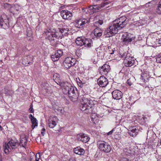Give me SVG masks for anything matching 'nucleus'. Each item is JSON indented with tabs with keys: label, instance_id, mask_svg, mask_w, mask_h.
<instances>
[{
	"label": "nucleus",
	"instance_id": "nucleus-1",
	"mask_svg": "<svg viewBox=\"0 0 161 161\" xmlns=\"http://www.w3.org/2000/svg\"><path fill=\"white\" fill-rule=\"evenodd\" d=\"M84 103L80 105L81 110L86 114L91 113L92 111L93 102L90 99L84 98Z\"/></svg>",
	"mask_w": 161,
	"mask_h": 161
},
{
	"label": "nucleus",
	"instance_id": "nucleus-2",
	"mask_svg": "<svg viewBox=\"0 0 161 161\" xmlns=\"http://www.w3.org/2000/svg\"><path fill=\"white\" fill-rule=\"evenodd\" d=\"M121 57L124 60V63L125 66L128 67L133 65L135 61L134 58L130 57V54L126 52L120 54Z\"/></svg>",
	"mask_w": 161,
	"mask_h": 161
},
{
	"label": "nucleus",
	"instance_id": "nucleus-3",
	"mask_svg": "<svg viewBox=\"0 0 161 161\" xmlns=\"http://www.w3.org/2000/svg\"><path fill=\"white\" fill-rule=\"evenodd\" d=\"M63 92L64 94L68 95L69 97L73 100L74 99H76L77 97V92L75 90L74 87L67 86L63 89Z\"/></svg>",
	"mask_w": 161,
	"mask_h": 161
},
{
	"label": "nucleus",
	"instance_id": "nucleus-4",
	"mask_svg": "<svg viewBox=\"0 0 161 161\" xmlns=\"http://www.w3.org/2000/svg\"><path fill=\"white\" fill-rule=\"evenodd\" d=\"M119 30H120L114 22L112 25L105 29L104 34L106 37H110L117 33Z\"/></svg>",
	"mask_w": 161,
	"mask_h": 161
},
{
	"label": "nucleus",
	"instance_id": "nucleus-5",
	"mask_svg": "<svg viewBox=\"0 0 161 161\" xmlns=\"http://www.w3.org/2000/svg\"><path fill=\"white\" fill-rule=\"evenodd\" d=\"M18 143L17 141L11 140L9 141L7 144H5L3 146V148L5 153L8 154L12 150L16 149L18 146Z\"/></svg>",
	"mask_w": 161,
	"mask_h": 161
},
{
	"label": "nucleus",
	"instance_id": "nucleus-6",
	"mask_svg": "<svg viewBox=\"0 0 161 161\" xmlns=\"http://www.w3.org/2000/svg\"><path fill=\"white\" fill-rule=\"evenodd\" d=\"M45 34L47 36V38L50 42L54 41L59 37L58 33L55 30L48 29L44 31Z\"/></svg>",
	"mask_w": 161,
	"mask_h": 161
},
{
	"label": "nucleus",
	"instance_id": "nucleus-7",
	"mask_svg": "<svg viewBox=\"0 0 161 161\" xmlns=\"http://www.w3.org/2000/svg\"><path fill=\"white\" fill-rule=\"evenodd\" d=\"M129 19L125 16H123L115 20L114 22L118 27L121 30L127 24Z\"/></svg>",
	"mask_w": 161,
	"mask_h": 161
},
{
	"label": "nucleus",
	"instance_id": "nucleus-8",
	"mask_svg": "<svg viewBox=\"0 0 161 161\" xmlns=\"http://www.w3.org/2000/svg\"><path fill=\"white\" fill-rule=\"evenodd\" d=\"M9 26L8 18L5 14H2L0 17V27L4 29L8 28Z\"/></svg>",
	"mask_w": 161,
	"mask_h": 161
},
{
	"label": "nucleus",
	"instance_id": "nucleus-9",
	"mask_svg": "<svg viewBox=\"0 0 161 161\" xmlns=\"http://www.w3.org/2000/svg\"><path fill=\"white\" fill-rule=\"evenodd\" d=\"M92 16H90V18L87 19H81L78 20H77L75 23V26L77 28H82L83 27L84 25L90 22L91 20L92 19Z\"/></svg>",
	"mask_w": 161,
	"mask_h": 161
},
{
	"label": "nucleus",
	"instance_id": "nucleus-10",
	"mask_svg": "<svg viewBox=\"0 0 161 161\" xmlns=\"http://www.w3.org/2000/svg\"><path fill=\"white\" fill-rule=\"evenodd\" d=\"M75 58L71 57H69L66 58L63 62L64 66L69 68L71 66L74 65L75 64Z\"/></svg>",
	"mask_w": 161,
	"mask_h": 161
},
{
	"label": "nucleus",
	"instance_id": "nucleus-11",
	"mask_svg": "<svg viewBox=\"0 0 161 161\" xmlns=\"http://www.w3.org/2000/svg\"><path fill=\"white\" fill-rule=\"evenodd\" d=\"M99 148L102 151L106 153H108L111 150L110 146L107 144H105L104 142H99Z\"/></svg>",
	"mask_w": 161,
	"mask_h": 161
},
{
	"label": "nucleus",
	"instance_id": "nucleus-12",
	"mask_svg": "<svg viewBox=\"0 0 161 161\" xmlns=\"http://www.w3.org/2000/svg\"><path fill=\"white\" fill-rule=\"evenodd\" d=\"M57 121V118L56 116H50L47 122L49 127L51 128H53L56 125Z\"/></svg>",
	"mask_w": 161,
	"mask_h": 161
},
{
	"label": "nucleus",
	"instance_id": "nucleus-13",
	"mask_svg": "<svg viewBox=\"0 0 161 161\" xmlns=\"http://www.w3.org/2000/svg\"><path fill=\"white\" fill-rule=\"evenodd\" d=\"M61 16L64 19L70 20L72 16V13L68 10H62L61 12Z\"/></svg>",
	"mask_w": 161,
	"mask_h": 161
},
{
	"label": "nucleus",
	"instance_id": "nucleus-14",
	"mask_svg": "<svg viewBox=\"0 0 161 161\" xmlns=\"http://www.w3.org/2000/svg\"><path fill=\"white\" fill-rule=\"evenodd\" d=\"M110 67L108 64H105L99 69V71L101 74H106L109 71Z\"/></svg>",
	"mask_w": 161,
	"mask_h": 161
},
{
	"label": "nucleus",
	"instance_id": "nucleus-15",
	"mask_svg": "<svg viewBox=\"0 0 161 161\" xmlns=\"http://www.w3.org/2000/svg\"><path fill=\"white\" fill-rule=\"evenodd\" d=\"M63 54V52L62 50H58L54 54L52 55L51 56V59L53 61H56L59 60L60 57Z\"/></svg>",
	"mask_w": 161,
	"mask_h": 161
},
{
	"label": "nucleus",
	"instance_id": "nucleus-16",
	"mask_svg": "<svg viewBox=\"0 0 161 161\" xmlns=\"http://www.w3.org/2000/svg\"><path fill=\"white\" fill-rule=\"evenodd\" d=\"M131 36L130 34L127 32L124 33L122 35V40L125 44L130 42L132 40Z\"/></svg>",
	"mask_w": 161,
	"mask_h": 161
},
{
	"label": "nucleus",
	"instance_id": "nucleus-17",
	"mask_svg": "<svg viewBox=\"0 0 161 161\" xmlns=\"http://www.w3.org/2000/svg\"><path fill=\"white\" fill-rule=\"evenodd\" d=\"M77 138L79 141L86 143L89 140V137L84 134L80 133L77 135Z\"/></svg>",
	"mask_w": 161,
	"mask_h": 161
},
{
	"label": "nucleus",
	"instance_id": "nucleus-18",
	"mask_svg": "<svg viewBox=\"0 0 161 161\" xmlns=\"http://www.w3.org/2000/svg\"><path fill=\"white\" fill-rule=\"evenodd\" d=\"M122 93L118 90H115L114 91L112 94L114 98L116 99H119L121 98Z\"/></svg>",
	"mask_w": 161,
	"mask_h": 161
},
{
	"label": "nucleus",
	"instance_id": "nucleus-19",
	"mask_svg": "<svg viewBox=\"0 0 161 161\" xmlns=\"http://www.w3.org/2000/svg\"><path fill=\"white\" fill-rule=\"evenodd\" d=\"M129 129V134L130 136L134 137L137 135L138 132L136 131L137 130L135 127L133 126L131 127Z\"/></svg>",
	"mask_w": 161,
	"mask_h": 161
},
{
	"label": "nucleus",
	"instance_id": "nucleus-20",
	"mask_svg": "<svg viewBox=\"0 0 161 161\" xmlns=\"http://www.w3.org/2000/svg\"><path fill=\"white\" fill-rule=\"evenodd\" d=\"M83 43V45L85 47H90L92 46V41L91 39L84 38Z\"/></svg>",
	"mask_w": 161,
	"mask_h": 161
},
{
	"label": "nucleus",
	"instance_id": "nucleus-21",
	"mask_svg": "<svg viewBox=\"0 0 161 161\" xmlns=\"http://www.w3.org/2000/svg\"><path fill=\"white\" fill-rule=\"evenodd\" d=\"M94 31L95 36L97 38H99L102 35V30L98 27H97L95 28Z\"/></svg>",
	"mask_w": 161,
	"mask_h": 161
},
{
	"label": "nucleus",
	"instance_id": "nucleus-22",
	"mask_svg": "<svg viewBox=\"0 0 161 161\" xmlns=\"http://www.w3.org/2000/svg\"><path fill=\"white\" fill-rule=\"evenodd\" d=\"M74 152L75 153L80 155H83L85 153L84 150L79 147L75 148L74 149Z\"/></svg>",
	"mask_w": 161,
	"mask_h": 161
},
{
	"label": "nucleus",
	"instance_id": "nucleus-23",
	"mask_svg": "<svg viewBox=\"0 0 161 161\" xmlns=\"http://www.w3.org/2000/svg\"><path fill=\"white\" fill-rule=\"evenodd\" d=\"M98 55L99 56H103L105 54L104 48L103 47H99L96 49Z\"/></svg>",
	"mask_w": 161,
	"mask_h": 161
},
{
	"label": "nucleus",
	"instance_id": "nucleus-24",
	"mask_svg": "<svg viewBox=\"0 0 161 161\" xmlns=\"http://www.w3.org/2000/svg\"><path fill=\"white\" fill-rule=\"evenodd\" d=\"M149 78L147 71H145L142 73L141 75V79L142 80H149Z\"/></svg>",
	"mask_w": 161,
	"mask_h": 161
},
{
	"label": "nucleus",
	"instance_id": "nucleus-25",
	"mask_svg": "<svg viewBox=\"0 0 161 161\" xmlns=\"http://www.w3.org/2000/svg\"><path fill=\"white\" fill-rule=\"evenodd\" d=\"M84 38L82 37H78L75 43L78 46H82L84 44Z\"/></svg>",
	"mask_w": 161,
	"mask_h": 161
},
{
	"label": "nucleus",
	"instance_id": "nucleus-26",
	"mask_svg": "<svg viewBox=\"0 0 161 161\" xmlns=\"http://www.w3.org/2000/svg\"><path fill=\"white\" fill-rule=\"evenodd\" d=\"M100 17V15H96L94 17L93 21H95V24L98 23L100 25H101L103 23V21L99 19Z\"/></svg>",
	"mask_w": 161,
	"mask_h": 161
},
{
	"label": "nucleus",
	"instance_id": "nucleus-27",
	"mask_svg": "<svg viewBox=\"0 0 161 161\" xmlns=\"http://www.w3.org/2000/svg\"><path fill=\"white\" fill-rule=\"evenodd\" d=\"M92 121L94 123L97 122L98 121V117L95 113L92 114L91 115Z\"/></svg>",
	"mask_w": 161,
	"mask_h": 161
},
{
	"label": "nucleus",
	"instance_id": "nucleus-28",
	"mask_svg": "<svg viewBox=\"0 0 161 161\" xmlns=\"http://www.w3.org/2000/svg\"><path fill=\"white\" fill-rule=\"evenodd\" d=\"M69 31V29L67 27L62 28L60 30V31L63 35L66 36L68 35V33Z\"/></svg>",
	"mask_w": 161,
	"mask_h": 161
},
{
	"label": "nucleus",
	"instance_id": "nucleus-29",
	"mask_svg": "<svg viewBox=\"0 0 161 161\" xmlns=\"http://www.w3.org/2000/svg\"><path fill=\"white\" fill-rule=\"evenodd\" d=\"M27 141L25 137L22 138L20 140V144L23 147H25L27 144Z\"/></svg>",
	"mask_w": 161,
	"mask_h": 161
},
{
	"label": "nucleus",
	"instance_id": "nucleus-30",
	"mask_svg": "<svg viewBox=\"0 0 161 161\" xmlns=\"http://www.w3.org/2000/svg\"><path fill=\"white\" fill-rule=\"evenodd\" d=\"M108 81H97L98 85L101 87H105L108 84Z\"/></svg>",
	"mask_w": 161,
	"mask_h": 161
},
{
	"label": "nucleus",
	"instance_id": "nucleus-31",
	"mask_svg": "<svg viewBox=\"0 0 161 161\" xmlns=\"http://www.w3.org/2000/svg\"><path fill=\"white\" fill-rule=\"evenodd\" d=\"M156 12L159 14H161V0H160L158 4L156 9Z\"/></svg>",
	"mask_w": 161,
	"mask_h": 161
},
{
	"label": "nucleus",
	"instance_id": "nucleus-32",
	"mask_svg": "<svg viewBox=\"0 0 161 161\" xmlns=\"http://www.w3.org/2000/svg\"><path fill=\"white\" fill-rule=\"evenodd\" d=\"M29 31L28 30L27 31V38L29 41H32L33 39V38L32 36V32L31 31Z\"/></svg>",
	"mask_w": 161,
	"mask_h": 161
},
{
	"label": "nucleus",
	"instance_id": "nucleus-33",
	"mask_svg": "<svg viewBox=\"0 0 161 161\" xmlns=\"http://www.w3.org/2000/svg\"><path fill=\"white\" fill-rule=\"evenodd\" d=\"M32 123V125L31 127L32 129H34V128L36 126H37V120L36 118H35L33 119H32L31 120Z\"/></svg>",
	"mask_w": 161,
	"mask_h": 161
},
{
	"label": "nucleus",
	"instance_id": "nucleus-34",
	"mask_svg": "<svg viewBox=\"0 0 161 161\" xmlns=\"http://www.w3.org/2000/svg\"><path fill=\"white\" fill-rule=\"evenodd\" d=\"M100 8L99 5H93V10L92 11L93 13L97 12L100 10Z\"/></svg>",
	"mask_w": 161,
	"mask_h": 161
},
{
	"label": "nucleus",
	"instance_id": "nucleus-35",
	"mask_svg": "<svg viewBox=\"0 0 161 161\" xmlns=\"http://www.w3.org/2000/svg\"><path fill=\"white\" fill-rule=\"evenodd\" d=\"M60 75L57 73H55L54 74L53 76V79L54 80H60Z\"/></svg>",
	"mask_w": 161,
	"mask_h": 161
},
{
	"label": "nucleus",
	"instance_id": "nucleus-36",
	"mask_svg": "<svg viewBox=\"0 0 161 161\" xmlns=\"http://www.w3.org/2000/svg\"><path fill=\"white\" fill-rule=\"evenodd\" d=\"M108 51L109 53L110 54H113L114 52V51L115 50V49L114 48H111V47H108Z\"/></svg>",
	"mask_w": 161,
	"mask_h": 161
},
{
	"label": "nucleus",
	"instance_id": "nucleus-37",
	"mask_svg": "<svg viewBox=\"0 0 161 161\" xmlns=\"http://www.w3.org/2000/svg\"><path fill=\"white\" fill-rule=\"evenodd\" d=\"M156 61L158 63H161V53L158 54L156 58Z\"/></svg>",
	"mask_w": 161,
	"mask_h": 161
},
{
	"label": "nucleus",
	"instance_id": "nucleus-38",
	"mask_svg": "<svg viewBox=\"0 0 161 161\" xmlns=\"http://www.w3.org/2000/svg\"><path fill=\"white\" fill-rule=\"evenodd\" d=\"M67 82L65 83L63 81H61V83L60 84V86L61 87H63L64 88L67 87L68 86H67Z\"/></svg>",
	"mask_w": 161,
	"mask_h": 161
},
{
	"label": "nucleus",
	"instance_id": "nucleus-39",
	"mask_svg": "<svg viewBox=\"0 0 161 161\" xmlns=\"http://www.w3.org/2000/svg\"><path fill=\"white\" fill-rule=\"evenodd\" d=\"M25 59H27L28 61H27V63H26V64H29L30 62H31V60H32V58H31L30 56H26L25 57Z\"/></svg>",
	"mask_w": 161,
	"mask_h": 161
},
{
	"label": "nucleus",
	"instance_id": "nucleus-40",
	"mask_svg": "<svg viewBox=\"0 0 161 161\" xmlns=\"http://www.w3.org/2000/svg\"><path fill=\"white\" fill-rule=\"evenodd\" d=\"M40 153H36V155L35 156L36 157V161H39V159L40 158Z\"/></svg>",
	"mask_w": 161,
	"mask_h": 161
},
{
	"label": "nucleus",
	"instance_id": "nucleus-41",
	"mask_svg": "<svg viewBox=\"0 0 161 161\" xmlns=\"http://www.w3.org/2000/svg\"><path fill=\"white\" fill-rule=\"evenodd\" d=\"M30 160L31 161H32V160L33 159V158L35 157V154L33 153H30Z\"/></svg>",
	"mask_w": 161,
	"mask_h": 161
},
{
	"label": "nucleus",
	"instance_id": "nucleus-42",
	"mask_svg": "<svg viewBox=\"0 0 161 161\" xmlns=\"http://www.w3.org/2000/svg\"><path fill=\"white\" fill-rule=\"evenodd\" d=\"M108 80V79L105 77L103 76H101L97 80Z\"/></svg>",
	"mask_w": 161,
	"mask_h": 161
},
{
	"label": "nucleus",
	"instance_id": "nucleus-43",
	"mask_svg": "<svg viewBox=\"0 0 161 161\" xmlns=\"http://www.w3.org/2000/svg\"><path fill=\"white\" fill-rule=\"evenodd\" d=\"M108 4V2H105L104 3H102L100 5V8H101L104 7L105 5H107Z\"/></svg>",
	"mask_w": 161,
	"mask_h": 161
},
{
	"label": "nucleus",
	"instance_id": "nucleus-44",
	"mask_svg": "<svg viewBox=\"0 0 161 161\" xmlns=\"http://www.w3.org/2000/svg\"><path fill=\"white\" fill-rule=\"evenodd\" d=\"M77 83L79 86L80 87H82V84L83 83L82 81H77Z\"/></svg>",
	"mask_w": 161,
	"mask_h": 161
},
{
	"label": "nucleus",
	"instance_id": "nucleus-45",
	"mask_svg": "<svg viewBox=\"0 0 161 161\" xmlns=\"http://www.w3.org/2000/svg\"><path fill=\"white\" fill-rule=\"evenodd\" d=\"M29 111L31 113L34 112V110L33 109V105L32 104H31L30 106V108L29 109Z\"/></svg>",
	"mask_w": 161,
	"mask_h": 161
},
{
	"label": "nucleus",
	"instance_id": "nucleus-46",
	"mask_svg": "<svg viewBox=\"0 0 161 161\" xmlns=\"http://www.w3.org/2000/svg\"><path fill=\"white\" fill-rule=\"evenodd\" d=\"M153 2H154V1H152L151 2H149L148 3H147L145 4V7H149V4H150V3L153 4Z\"/></svg>",
	"mask_w": 161,
	"mask_h": 161
},
{
	"label": "nucleus",
	"instance_id": "nucleus-47",
	"mask_svg": "<svg viewBox=\"0 0 161 161\" xmlns=\"http://www.w3.org/2000/svg\"><path fill=\"white\" fill-rule=\"evenodd\" d=\"M129 150L130 151V154H133L135 153V151L134 150H133L132 148L130 147Z\"/></svg>",
	"mask_w": 161,
	"mask_h": 161
},
{
	"label": "nucleus",
	"instance_id": "nucleus-48",
	"mask_svg": "<svg viewBox=\"0 0 161 161\" xmlns=\"http://www.w3.org/2000/svg\"><path fill=\"white\" fill-rule=\"evenodd\" d=\"M61 83V81H57L55 82V83L54 84V86H56V84L60 86V84Z\"/></svg>",
	"mask_w": 161,
	"mask_h": 161
},
{
	"label": "nucleus",
	"instance_id": "nucleus-49",
	"mask_svg": "<svg viewBox=\"0 0 161 161\" xmlns=\"http://www.w3.org/2000/svg\"><path fill=\"white\" fill-rule=\"evenodd\" d=\"M89 10H93V5H91L88 7Z\"/></svg>",
	"mask_w": 161,
	"mask_h": 161
},
{
	"label": "nucleus",
	"instance_id": "nucleus-50",
	"mask_svg": "<svg viewBox=\"0 0 161 161\" xmlns=\"http://www.w3.org/2000/svg\"><path fill=\"white\" fill-rule=\"evenodd\" d=\"M158 43L161 46V38L158 40H157Z\"/></svg>",
	"mask_w": 161,
	"mask_h": 161
},
{
	"label": "nucleus",
	"instance_id": "nucleus-51",
	"mask_svg": "<svg viewBox=\"0 0 161 161\" xmlns=\"http://www.w3.org/2000/svg\"><path fill=\"white\" fill-rule=\"evenodd\" d=\"M36 140L37 141H40L41 142V136H38L36 139Z\"/></svg>",
	"mask_w": 161,
	"mask_h": 161
},
{
	"label": "nucleus",
	"instance_id": "nucleus-52",
	"mask_svg": "<svg viewBox=\"0 0 161 161\" xmlns=\"http://www.w3.org/2000/svg\"><path fill=\"white\" fill-rule=\"evenodd\" d=\"M29 118L31 119V120H32V119H33L35 118H34V116H33L32 114H31L29 116Z\"/></svg>",
	"mask_w": 161,
	"mask_h": 161
},
{
	"label": "nucleus",
	"instance_id": "nucleus-53",
	"mask_svg": "<svg viewBox=\"0 0 161 161\" xmlns=\"http://www.w3.org/2000/svg\"><path fill=\"white\" fill-rule=\"evenodd\" d=\"M45 131V129L44 128H43L42 129V131H41V133L42 134L43 136L44 135V133Z\"/></svg>",
	"mask_w": 161,
	"mask_h": 161
},
{
	"label": "nucleus",
	"instance_id": "nucleus-54",
	"mask_svg": "<svg viewBox=\"0 0 161 161\" xmlns=\"http://www.w3.org/2000/svg\"><path fill=\"white\" fill-rule=\"evenodd\" d=\"M127 83L129 86H131V83L130 81H128Z\"/></svg>",
	"mask_w": 161,
	"mask_h": 161
},
{
	"label": "nucleus",
	"instance_id": "nucleus-55",
	"mask_svg": "<svg viewBox=\"0 0 161 161\" xmlns=\"http://www.w3.org/2000/svg\"><path fill=\"white\" fill-rule=\"evenodd\" d=\"M2 161V156H1V154L0 153V161Z\"/></svg>",
	"mask_w": 161,
	"mask_h": 161
},
{
	"label": "nucleus",
	"instance_id": "nucleus-56",
	"mask_svg": "<svg viewBox=\"0 0 161 161\" xmlns=\"http://www.w3.org/2000/svg\"><path fill=\"white\" fill-rule=\"evenodd\" d=\"M121 161H128L127 159H124L122 160Z\"/></svg>",
	"mask_w": 161,
	"mask_h": 161
},
{
	"label": "nucleus",
	"instance_id": "nucleus-57",
	"mask_svg": "<svg viewBox=\"0 0 161 161\" xmlns=\"http://www.w3.org/2000/svg\"><path fill=\"white\" fill-rule=\"evenodd\" d=\"M112 133V131H111L109 132L108 133V135H109V134H111Z\"/></svg>",
	"mask_w": 161,
	"mask_h": 161
},
{
	"label": "nucleus",
	"instance_id": "nucleus-58",
	"mask_svg": "<svg viewBox=\"0 0 161 161\" xmlns=\"http://www.w3.org/2000/svg\"><path fill=\"white\" fill-rule=\"evenodd\" d=\"M160 144L161 145V141H160Z\"/></svg>",
	"mask_w": 161,
	"mask_h": 161
}]
</instances>
